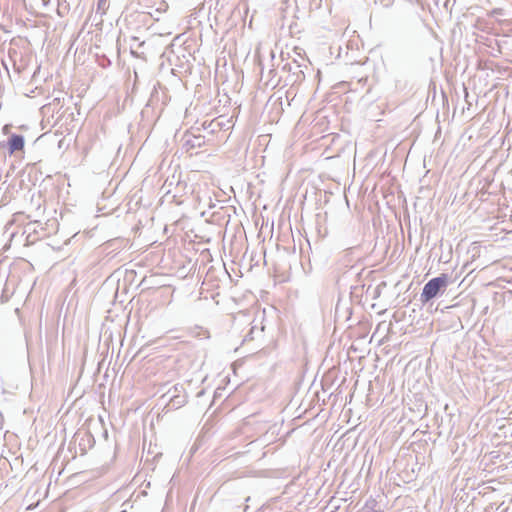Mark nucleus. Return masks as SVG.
Segmentation results:
<instances>
[{"mask_svg":"<svg viewBox=\"0 0 512 512\" xmlns=\"http://www.w3.org/2000/svg\"><path fill=\"white\" fill-rule=\"evenodd\" d=\"M59 226H24L23 234H26L27 244L45 238L50 232L58 233Z\"/></svg>","mask_w":512,"mask_h":512,"instance_id":"2","label":"nucleus"},{"mask_svg":"<svg viewBox=\"0 0 512 512\" xmlns=\"http://www.w3.org/2000/svg\"><path fill=\"white\" fill-rule=\"evenodd\" d=\"M104 2H105V0H99V6H101L102 3H104Z\"/></svg>","mask_w":512,"mask_h":512,"instance_id":"15","label":"nucleus"},{"mask_svg":"<svg viewBox=\"0 0 512 512\" xmlns=\"http://www.w3.org/2000/svg\"><path fill=\"white\" fill-rule=\"evenodd\" d=\"M231 222V208H221L212 215L210 224H229Z\"/></svg>","mask_w":512,"mask_h":512,"instance_id":"3","label":"nucleus"},{"mask_svg":"<svg viewBox=\"0 0 512 512\" xmlns=\"http://www.w3.org/2000/svg\"><path fill=\"white\" fill-rule=\"evenodd\" d=\"M297 232L300 234L301 230L299 229V226H296Z\"/></svg>","mask_w":512,"mask_h":512,"instance_id":"16","label":"nucleus"},{"mask_svg":"<svg viewBox=\"0 0 512 512\" xmlns=\"http://www.w3.org/2000/svg\"><path fill=\"white\" fill-rule=\"evenodd\" d=\"M486 228L491 232L487 235L493 241L504 240L507 238V235L512 234V230L506 231L501 226H486Z\"/></svg>","mask_w":512,"mask_h":512,"instance_id":"4","label":"nucleus"},{"mask_svg":"<svg viewBox=\"0 0 512 512\" xmlns=\"http://www.w3.org/2000/svg\"><path fill=\"white\" fill-rule=\"evenodd\" d=\"M449 284V276L445 273L440 274L438 277L429 280L423 287L420 295L422 303H427L431 299L443 293Z\"/></svg>","mask_w":512,"mask_h":512,"instance_id":"1","label":"nucleus"},{"mask_svg":"<svg viewBox=\"0 0 512 512\" xmlns=\"http://www.w3.org/2000/svg\"><path fill=\"white\" fill-rule=\"evenodd\" d=\"M190 335L194 338L198 339H208L210 338V333L207 329L201 326H195L190 329Z\"/></svg>","mask_w":512,"mask_h":512,"instance_id":"6","label":"nucleus"},{"mask_svg":"<svg viewBox=\"0 0 512 512\" xmlns=\"http://www.w3.org/2000/svg\"><path fill=\"white\" fill-rule=\"evenodd\" d=\"M9 153L13 154L16 151H21L24 148V138L21 135H12L8 141Z\"/></svg>","mask_w":512,"mask_h":512,"instance_id":"5","label":"nucleus"},{"mask_svg":"<svg viewBox=\"0 0 512 512\" xmlns=\"http://www.w3.org/2000/svg\"><path fill=\"white\" fill-rule=\"evenodd\" d=\"M287 228L290 230V232L293 234L292 225L287 226Z\"/></svg>","mask_w":512,"mask_h":512,"instance_id":"13","label":"nucleus"},{"mask_svg":"<svg viewBox=\"0 0 512 512\" xmlns=\"http://www.w3.org/2000/svg\"><path fill=\"white\" fill-rule=\"evenodd\" d=\"M8 129H9V126L5 125L3 130H4L5 133H7Z\"/></svg>","mask_w":512,"mask_h":512,"instance_id":"11","label":"nucleus"},{"mask_svg":"<svg viewBox=\"0 0 512 512\" xmlns=\"http://www.w3.org/2000/svg\"><path fill=\"white\" fill-rule=\"evenodd\" d=\"M268 233H270L271 236H273L275 233V226H268V225L260 226L259 234H268Z\"/></svg>","mask_w":512,"mask_h":512,"instance_id":"9","label":"nucleus"},{"mask_svg":"<svg viewBox=\"0 0 512 512\" xmlns=\"http://www.w3.org/2000/svg\"><path fill=\"white\" fill-rule=\"evenodd\" d=\"M186 399L185 396L180 395H174L170 397L169 402L171 403L172 407L179 408L185 403Z\"/></svg>","mask_w":512,"mask_h":512,"instance_id":"7","label":"nucleus"},{"mask_svg":"<svg viewBox=\"0 0 512 512\" xmlns=\"http://www.w3.org/2000/svg\"><path fill=\"white\" fill-rule=\"evenodd\" d=\"M186 188V184L185 183H181V182H177V185H176V190L177 192H180L182 190H184Z\"/></svg>","mask_w":512,"mask_h":512,"instance_id":"10","label":"nucleus"},{"mask_svg":"<svg viewBox=\"0 0 512 512\" xmlns=\"http://www.w3.org/2000/svg\"><path fill=\"white\" fill-rule=\"evenodd\" d=\"M281 227H282L281 225H278V226H277V233H280V229H281Z\"/></svg>","mask_w":512,"mask_h":512,"instance_id":"14","label":"nucleus"},{"mask_svg":"<svg viewBox=\"0 0 512 512\" xmlns=\"http://www.w3.org/2000/svg\"><path fill=\"white\" fill-rule=\"evenodd\" d=\"M164 232H165V233H168V225H165V226H164Z\"/></svg>","mask_w":512,"mask_h":512,"instance_id":"12","label":"nucleus"},{"mask_svg":"<svg viewBox=\"0 0 512 512\" xmlns=\"http://www.w3.org/2000/svg\"><path fill=\"white\" fill-rule=\"evenodd\" d=\"M171 185H172V182H168V181H166V182L164 183V185H163V188H164V189H166V194H165V196H166L167 200H168V201H175V202H177V203H181L180 201H177V200H176V198H177V192H175L174 194H172V195L170 196L171 191H170L169 187H170Z\"/></svg>","mask_w":512,"mask_h":512,"instance_id":"8","label":"nucleus"}]
</instances>
